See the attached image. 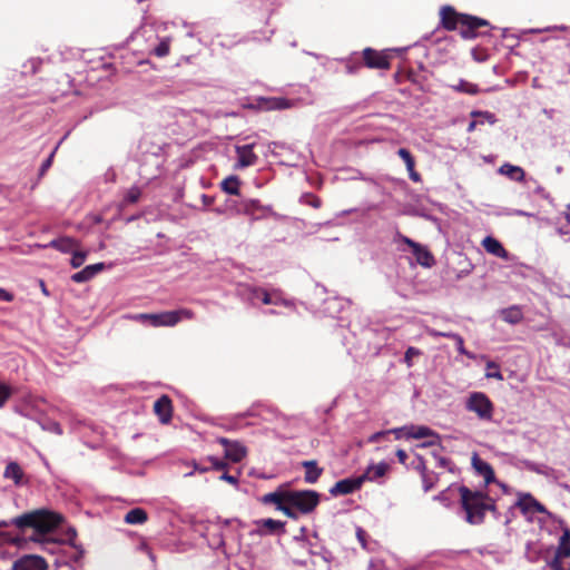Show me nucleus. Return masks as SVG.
Returning a JSON list of instances; mask_svg holds the SVG:
<instances>
[{"mask_svg":"<svg viewBox=\"0 0 570 570\" xmlns=\"http://www.w3.org/2000/svg\"><path fill=\"white\" fill-rule=\"evenodd\" d=\"M124 520L128 524H142L148 520V514L144 509L135 508L126 513Z\"/></svg>","mask_w":570,"mask_h":570,"instance_id":"nucleus-24","label":"nucleus"},{"mask_svg":"<svg viewBox=\"0 0 570 570\" xmlns=\"http://www.w3.org/2000/svg\"><path fill=\"white\" fill-rule=\"evenodd\" d=\"M423 489L425 492L430 491L433 488V480L429 476V474H423Z\"/></svg>","mask_w":570,"mask_h":570,"instance_id":"nucleus-51","label":"nucleus"},{"mask_svg":"<svg viewBox=\"0 0 570 570\" xmlns=\"http://www.w3.org/2000/svg\"><path fill=\"white\" fill-rule=\"evenodd\" d=\"M67 541L70 546L76 547L77 531L75 528H69L66 532Z\"/></svg>","mask_w":570,"mask_h":570,"instance_id":"nucleus-48","label":"nucleus"},{"mask_svg":"<svg viewBox=\"0 0 570 570\" xmlns=\"http://www.w3.org/2000/svg\"><path fill=\"white\" fill-rule=\"evenodd\" d=\"M556 557L562 559L570 557V532L568 530H566L563 534L560 537Z\"/></svg>","mask_w":570,"mask_h":570,"instance_id":"nucleus-27","label":"nucleus"},{"mask_svg":"<svg viewBox=\"0 0 570 570\" xmlns=\"http://www.w3.org/2000/svg\"><path fill=\"white\" fill-rule=\"evenodd\" d=\"M302 202L306 205H309L314 208H320L322 205V200L314 194H305L302 196Z\"/></svg>","mask_w":570,"mask_h":570,"instance_id":"nucleus-38","label":"nucleus"},{"mask_svg":"<svg viewBox=\"0 0 570 570\" xmlns=\"http://www.w3.org/2000/svg\"><path fill=\"white\" fill-rule=\"evenodd\" d=\"M302 465L305 468V481L307 483H315L321 476L323 470L317 466L316 461H304Z\"/></svg>","mask_w":570,"mask_h":570,"instance_id":"nucleus-23","label":"nucleus"},{"mask_svg":"<svg viewBox=\"0 0 570 570\" xmlns=\"http://www.w3.org/2000/svg\"><path fill=\"white\" fill-rule=\"evenodd\" d=\"M207 460L210 462V469L216 471H225L228 466V464L225 461L219 460L215 456H208Z\"/></svg>","mask_w":570,"mask_h":570,"instance_id":"nucleus-42","label":"nucleus"},{"mask_svg":"<svg viewBox=\"0 0 570 570\" xmlns=\"http://www.w3.org/2000/svg\"><path fill=\"white\" fill-rule=\"evenodd\" d=\"M219 480L228 482L232 485L238 484V475L229 474L226 471H224V473L219 476Z\"/></svg>","mask_w":570,"mask_h":570,"instance_id":"nucleus-45","label":"nucleus"},{"mask_svg":"<svg viewBox=\"0 0 570 570\" xmlns=\"http://www.w3.org/2000/svg\"><path fill=\"white\" fill-rule=\"evenodd\" d=\"M55 247H57V249H60V250H63V249H78V245L71 240L70 238H63L60 240V243L58 244V242L53 240L51 243Z\"/></svg>","mask_w":570,"mask_h":570,"instance_id":"nucleus-35","label":"nucleus"},{"mask_svg":"<svg viewBox=\"0 0 570 570\" xmlns=\"http://www.w3.org/2000/svg\"><path fill=\"white\" fill-rule=\"evenodd\" d=\"M472 463L474 469L484 478L487 483H490L494 479V472L490 464L482 461L476 455L473 456Z\"/></svg>","mask_w":570,"mask_h":570,"instance_id":"nucleus-21","label":"nucleus"},{"mask_svg":"<svg viewBox=\"0 0 570 570\" xmlns=\"http://www.w3.org/2000/svg\"><path fill=\"white\" fill-rule=\"evenodd\" d=\"M247 108L264 111L282 110L285 108V98L257 97L253 100V102L247 105Z\"/></svg>","mask_w":570,"mask_h":570,"instance_id":"nucleus-12","label":"nucleus"},{"mask_svg":"<svg viewBox=\"0 0 570 570\" xmlns=\"http://www.w3.org/2000/svg\"><path fill=\"white\" fill-rule=\"evenodd\" d=\"M218 443L225 449V458L232 462L238 463L246 456V448L238 441L219 438Z\"/></svg>","mask_w":570,"mask_h":570,"instance_id":"nucleus-9","label":"nucleus"},{"mask_svg":"<svg viewBox=\"0 0 570 570\" xmlns=\"http://www.w3.org/2000/svg\"><path fill=\"white\" fill-rule=\"evenodd\" d=\"M239 178L237 176H229L225 178L220 186L222 189L229 195H238L239 194Z\"/></svg>","mask_w":570,"mask_h":570,"instance_id":"nucleus-28","label":"nucleus"},{"mask_svg":"<svg viewBox=\"0 0 570 570\" xmlns=\"http://www.w3.org/2000/svg\"><path fill=\"white\" fill-rule=\"evenodd\" d=\"M475 128V121H471L468 127V131H472Z\"/></svg>","mask_w":570,"mask_h":570,"instance_id":"nucleus-63","label":"nucleus"},{"mask_svg":"<svg viewBox=\"0 0 570 570\" xmlns=\"http://www.w3.org/2000/svg\"><path fill=\"white\" fill-rule=\"evenodd\" d=\"M422 352L419 348L410 346L404 354V362L407 365V367H411L413 365V357L420 356Z\"/></svg>","mask_w":570,"mask_h":570,"instance_id":"nucleus-36","label":"nucleus"},{"mask_svg":"<svg viewBox=\"0 0 570 570\" xmlns=\"http://www.w3.org/2000/svg\"><path fill=\"white\" fill-rule=\"evenodd\" d=\"M11 394V387L0 382V407H2L6 404V402L10 399Z\"/></svg>","mask_w":570,"mask_h":570,"instance_id":"nucleus-40","label":"nucleus"},{"mask_svg":"<svg viewBox=\"0 0 570 570\" xmlns=\"http://www.w3.org/2000/svg\"><path fill=\"white\" fill-rule=\"evenodd\" d=\"M501 317L509 324H518L522 321V312L519 307L512 306L501 311Z\"/></svg>","mask_w":570,"mask_h":570,"instance_id":"nucleus-26","label":"nucleus"},{"mask_svg":"<svg viewBox=\"0 0 570 570\" xmlns=\"http://www.w3.org/2000/svg\"><path fill=\"white\" fill-rule=\"evenodd\" d=\"M386 436H387V432H386V431L376 432V433L372 434V435L368 438V442H371V443L381 442V441H382V440H384Z\"/></svg>","mask_w":570,"mask_h":570,"instance_id":"nucleus-49","label":"nucleus"},{"mask_svg":"<svg viewBox=\"0 0 570 570\" xmlns=\"http://www.w3.org/2000/svg\"><path fill=\"white\" fill-rule=\"evenodd\" d=\"M12 570H48V564L43 558L28 554L14 561Z\"/></svg>","mask_w":570,"mask_h":570,"instance_id":"nucleus-11","label":"nucleus"},{"mask_svg":"<svg viewBox=\"0 0 570 570\" xmlns=\"http://www.w3.org/2000/svg\"><path fill=\"white\" fill-rule=\"evenodd\" d=\"M468 411L473 412L482 421H491L493 417V403L482 392H473L465 402Z\"/></svg>","mask_w":570,"mask_h":570,"instance_id":"nucleus-5","label":"nucleus"},{"mask_svg":"<svg viewBox=\"0 0 570 570\" xmlns=\"http://www.w3.org/2000/svg\"><path fill=\"white\" fill-rule=\"evenodd\" d=\"M261 501L265 504L275 503L278 510L285 512V485L281 484L275 492L263 495Z\"/></svg>","mask_w":570,"mask_h":570,"instance_id":"nucleus-19","label":"nucleus"},{"mask_svg":"<svg viewBox=\"0 0 570 570\" xmlns=\"http://www.w3.org/2000/svg\"><path fill=\"white\" fill-rule=\"evenodd\" d=\"M73 255L70 259V264L73 268L80 267L86 259V252H72Z\"/></svg>","mask_w":570,"mask_h":570,"instance_id":"nucleus-41","label":"nucleus"},{"mask_svg":"<svg viewBox=\"0 0 570 570\" xmlns=\"http://www.w3.org/2000/svg\"><path fill=\"white\" fill-rule=\"evenodd\" d=\"M396 456H397V459H399V461L401 463H405V461L407 459L406 452L404 450H401V449L396 451Z\"/></svg>","mask_w":570,"mask_h":570,"instance_id":"nucleus-56","label":"nucleus"},{"mask_svg":"<svg viewBox=\"0 0 570 570\" xmlns=\"http://www.w3.org/2000/svg\"><path fill=\"white\" fill-rule=\"evenodd\" d=\"M236 154H237V168H245L248 166H253L257 161V156L254 153V145H244V146H236Z\"/></svg>","mask_w":570,"mask_h":570,"instance_id":"nucleus-16","label":"nucleus"},{"mask_svg":"<svg viewBox=\"0 0 570 570\" xmlns=\"http://www.w3.org/2000/svg\"><path fill=\"white\" fill-rule=\"evenodd\" d=\"M262 301L264 304H271L272 303V299H271V295L266 292H262Z\"/></svg>","mask_w":570,"mask_h":570,"instance_id":"nucleus-60","label":"nucleus"},{"mask_svg":"<svg viewBox=\"0 0 570 570\" xmlns=\"http://www.w3.org/2000/svg\"><path fill=\"white\" fill-rule=\"evenodd\" d=\"M356 535L363 548H366L365 531L361 528L356 530Z\"/></svg>","mask_w":570,"mask_h":570,"instance_id":"nucleus-53","label":"nucleus"},{"mask_svg":"<svg viewBox=\"0 0 570 570\" xmlns=\"http://www.w3.org/2000/svg\"><path fill=\"white\" fill-rule=\"evenodd\" d=\"M413 261L423 267H431L435 263L431 252H413V257L410 258V263L412 264Z\"/></svg>","mask_w":570,"mask_h":570,"instance_id":"nucleus-29","label":"nucleus"},{"mask_svg":"<svg viewBox=\"0 0 570 570\" xmlns=\"http://www.w3.org/2000/svg\"><path fill=\"white\" fill-rule=\"evenodd\" d=\"M426 333L433 337H439V336H443V337H448V338H451V335H455V333H451V332H440V331H436L434 328H430V327H426Z\"/></svg>","mask_w":570,"mask_h":570,"instance_id":"nucleus-46","label":"nucleus"},{"mask_svg":"<svg viewBox=\"0 0 570 570\" xmlns=\"http://www.w3.org/2000/svg\"><path fill=\"white\" fill-rule=\"evenodd\" d=\"M135 320L148 321L153 326H174L178 323L177 313L163 312L159 314H138L134 316Z\"/></svg>","mask_w":570,"mask_h":570,"instance_id":"nucleus-8","label":"nucleus"},{"mask_svg":"<svg viewBox=\"0 0 570 570\" xmlns=\"http://www.w3.org/2000/svg\"><path fill=\"white\" fill-rule=\"evenodd\" d=\"M441 26L448 31L459 30L460 36L465 40H472L488 32L481 31L489 28L490 22L485 19L458 12L452 6H443L440 9Z\"/></svg>","mask_w":570,"mask_h":570,"instance_id":"nucleus-2","label":"nucleus"},{"mask_svg":"<svg viewBox=\"0 0 570 570\" xmlns=\"http://www.w3.org/2000/svg\"><path fill=\"white\" fill-rule=\"evenodd\" d=\"M453 89L459 92H464L469 95H476L479 92V88L475 83L469 82L463 79H461L456 86H453Z\"/></svg>","mask_w":570,"mask_h":570,"instance_id":"nucleus-31","label":"nucleus"},{"mask_svg":"<svg viewBox=\"0 0 570 570\" xmlns=\"http://www.w3.org/2000/svg\"><path fill=\"white\" fill-rule=\"evenodd\" d=\"M173 313H177L178 322H180L183 318L191 320L195 316L194 312L190 311V309H187V308H181V309L173 311Z\"/></svg>","mask_w":570,"mask_h":570,"instance_id":"nucleus-44","label":"nucleus"},{"mask_svg":"<svg viewBox=\"0 0 570 570\" xmlns=\"http://www.w3.org/2000/svg\"><path fill=\"white\" fill-rule=\"evenodd\" d=\"M500 173L508 176L510 179L514 181H523L525 178L524 170L511 164H504L500 167Z\"/></svg>","mask_w":570,"mask_h":570,"instance_id":"nucleus-22","label":"nucleus"},{"mask_svg":"<svg viewBox=\"0 0 570 570\" xmlns=\"http://www.w3.org/2000/svg\"><path fill=\"white\" fill-rule=\"evenodd\" d=\"M433 456L438 462L439 466L445 468L448 465V460L443 456H439L435 452H433Z\"/></svg>","mask_w":570,"mask_h":570,"instance_id":"nucleus-54","label":"nucleus"},{"mask_svg":"<svg viewBox=\"0 0 570 570\" xmlns=\"http://www.w3.org/2000/svg\"><path fill=\"white\" fill-rule=\"evenodd\" d=\"M487 368H488V372L485 373V376L488 379H495V380H499V381H502L503 380V376L499 370V366L498 364H495L494 362H488L487 363Z\"/></svg>","mask_w":570,"mask_h":570,"instance_id":"nucleus-34","label":"nucleus"},{"mask_svg":"<svg viewBox=\"0 0 570 570\" xmlns=\"http://www.w3.org/2000/svg\"><path fill=\"white\" fill-rule=\"evenodd\" d=\"M462 507L466 512V521L471 524H480L484 520L488 510H494L491 499L481 492H472L465 487L459 489Z\"/></svg>","mask_w":570,"mask_h":570,"instance_id":"nucleus-3","label":"nucleus"},{"mask_svg":"<svg viewBox=\"0 0 570 570\" xmlns=\"http://www.w3.org/2000/svg\"><path fill=\"white\" fill-rule=\"evenodd\" d=\"M318 502L320 495L315 491H287V517L296 518L298 513H309Z\"/></svg>","mask_w":570,"mask_h":570,"instance_id":"nucleus-4","label":"nucleus"},{"mask_svg":"<svg viewBox=\"0 0 570 570\" xmlns=\"http://www.w3.org/2000/svg\"><path fill=\"white\" fill-rule=\"evenodd\" d=\"M549 567H550L552 570H564L563 564H562V558L554 557V558L549 562Z\"/></svg>","mask_w":570,"mask_h":570,"instance_id":"nucleus-50","label":"nucleus"},{"mask_svg":"<svg viewBox=\"0 0 570 570\" xmlns=\"http://www.w3.org/2000/svg\"><path fill=\"white\" fill-rule=\"evenodd\" d=\"M65 517L48 509H37L18 515L9 521H0V528L14 525L19 530L33 529L36 534L46 535L59 528Z\"/></svg>","mask_w":570,"mask_h":570,"instance_id":"nucleus-1","label":"nucleus"},{"mask_svg":"<svg viewBox=\"0 0 570 570\" xmlns=\"http://www.w3.org/2000/svg\"><path fill=\"white\" fill-rule=\"evenodd\" d=\"M417 460H419L417 469L421 471L422 475H423V474H426V465H425V462L423 461V459H422L421 456H417Z\"/></svg>","mask_w":570,"mask_h":570,"instance_id":"nucleus-57","label":"nucleus"},{"mask_svg":"<svg viewBox=\"0 0 570 570\" xmlns=\"http://www.w3.org/2000/svg\"><path fill=\"white\" fill-rule=\"evenodd\" d=\"M55 151H52L48 158L42 163L40 169H39V176L42 177L47 170L51 167L52 160H53Z\"/></svg>","mask_w":570,"mask_h":570,"instance_id":"nucleus-43","label":"nucleus"},{"mask_svg":"<svg viewBox=\"0 0 570 570\" xmlns=\"http://www.w3.org/2000/svg\"><path fill=\"white\" fill-rule=\"evenodd\" d=\"M3 476L13 480L14 484H20L23 478V471L17 462H10L6 466Z\"/></svg>","mask_w":570,"mask_h":570,"instance_id":"nucleus-25","label":"nucleus"},{"mask_svg":"<svg viewBox=\"0 0 570 570\" xmlns=\"http://www.w3.org/2000/svg\"><path fill=\"white\" fill-rule=\"evenodd\" d=\"M451 338L455 341L456 347H458V351L460 354L465 355L469 358L475 357L472 353H470L465 350L462 336H460L459 334H455V335H451Z\"/></svg>","mask_w":570,"mask_h":570,"instance_id":"nucleus-37","label":"nucleus"},{"mask_svg":"<svg viewBox=\"0 0 570 570\" xmlns=\"http://www.w3.org/2000/svg\"><path fill=\"white\" fill-rule=\"evenodd\" d=\"M154 412L163 424H168L173 417V402L168 395H161L154 403Z\"/></svg>","mask_w":570,"mask_h":570,"instance_id":"nucleus-13","label":"nucleus"},{"mask_svg":"<svg viewBox=\"0 0 570 570\" xmlns=\"http://www.w3.org/2000/svg\"><path fill=\"white\" fill-rule=\"evenodd\" d=\"M567 220L570 223V206H568Z\"/></svg>","mask_w":570,"mask_h":570,"instance_id":"nucleus-64","label":"nucleus"},{"mask_svg":"<svg viewBox=\"0 0 570 570\" xmlns=\"http://www.w3.org/2000/svg\"><path fill=\"white\" fill-rule=\"evenodd\" d=\"M363 482L360 476L344 479L334 484V487L330 490L332 495H344L358 490L362 487Z\"/></svg>","mask_w":570,"mask_h":570,"instance_id":"nucleus-15","label":"nucleus"},{"mask_svg":"<svg viewBox=\"0 0 570 570\" xmlns=\"http://www.w3.org/2000/svg\"><path fill=\"white\" fill-rule=\"evenodd\" d=\"M517 507L524 513H546L547 509L530 493H519Z\"/></svg>","mask_w":570,"mask_h":570,"instance_id":"nucleus-14","label":"nucleus"},{"mask_svg":"<svg viewBox=\"0 0 570 570\" xmlns=\"http://www.w3.org/2000/svg\"><path fill=\"white\" fill-rule=\"evenodd\" d=\"M407 439H430L426 442H423L417 445V448H426V446H439V435L432 431L430 428L424 425H410L406 430Z\"/></svg>","mask_w":570,"mask_h":570,"instance_id":"nucleus-7","label":"nucleus"},{"mask_svg":"<svg viewBox=\"0 0 570 570\" xmlns=\"http://www.w3.org/2000/svg\"><path fill=\"white\" fill-rule=\"evenodd\" d=\"M50 431H52V432H55L57 434H61L62 433L61 426L57 422H53V423L50 424Z\"/></svg>","mask_w":570,"mask_h":570,"instance_id":"nucleus-58","label":"nucleus"},{"mask_svg":"<svg viewBox=\"0 0 570 570\" xmlns=\"http://www.w3.org/2000/svg\"><path fill=\"white\" fill-rule=\"evenodd\" d=\"M492 253H493V254H497V255H499V256H501V257H504V258L508 256V252H505V250H502V252H492Z\"/></svg>","mask_w":570,"mask_h":570,"instance_id":"nucleus-62","label":"nucleus"},{"mask_svg":"<svg viewBox=\"0 0 570 570\" xmlns=\"http://www.w3.org/2000/svg\"><path fill=\"white\" fill-rule=\"evenodd\" d=\"M389 470H390V465L385 462L371 464L366 468L365 472L362 475H360V478L362 479L363 483L365 481H371V482L379 481L380 479H382L383 476L386 475Z\"/></svg>","mask_w":570,"mask_h":570,"instance_id":"nucleus-17","label":"nucleus"},{"mask_svg":"<svg viewBox=\"0 0 570 570\" xmlns=\"http://www.w3.org/2000/svg\"><path fill=\"white\" fill-rule=\"evenodd\" d=\"M140 196H141L140 188L137 186H132L131 188L128 189V191L124 198V204H135L139 200Z\"/></svg>","mask_w":570,"mask_h":570,"instance_id":"nucleus-33","label":"nucleus"},{"mask_svg":"<svg viewBox=\"0 0 570 570\" xmlns=\"http://www.w3.org/2000/svg\"><path fill=\"white\" fill-rule=\"evenodd\" d=\"M40 287H41V291L42 293L46 295V296H49V292L45 285V282L43 281H40Z\"/></svg>","mask_w":570,"mask_h":570,"instance_id":"nucleus-61","label":"nucleus"},{"mask_svg":"<svg viewBox=\"0 0 570 570\" xmlns=\"http://www.w3.org/2000/svg\"><path fill=\"white\" fill-rule=\"evenodd\" d=\"M13 299V295L3 288H0V301L11 302Z\"/></svg>","mask_w":570,"mask_h":570,"instance_id":"nucleus-52","label":"nucleus"},{"mask_svg":"<svg viewBox=\"0 0 570 570\" xmlns=\"http://www.w3.org/2000/svg\"><path fill=\"white\" fill-rule=\"evenodd\" d=\"M105 268L104 263H97L86 266L83 269L71 275V281L75 283H86L95 277L99 272Z\"/></svg>","mask_w":570,"mask_h":570,"instance_id":"nucleus-18","label":"nucleus"},{"mask_svg":"<svg viewBox=\"0 0 570 570\" xmlns=\"http://www.w3.org/2000/svg\"><path fill=\"white\" fill-rule=\"evenodd\" d=\"M194 469L196 471H199L200 473H205V472L210 470V466H204V465H200L198 463H194Z\"/></svg>","mask_w":570,"mask_h":570,"instance_id":"nucleus-59","label":"nucleus"},{"mask_svg":"<svg viewBox=\"0 0 570 570\" xmlns=\"http://www.w3.org/2000/svg\"><path fill=\"white\" fill-rule=\"evenodd\" d=\"M450 263L451 264H454V263H465L464 266L462 268H460L458 272L459 273H463V272H469L470 271V264L466 263V258H465V255H464V252H452V256L449 258Z\"/></svg>","mask_w":570,"mask_h":570,"instance_id":"nucleus-32","label":"nucleus"},{"mask_svg":"<svg viewBox=\"0 0 570 570\" xmlns=\"http://www.w3.org/2000/svg\"><path fill=\"white\" fill-rule=\"evenodd\" d=\"M403 242L405 244H407L412 249H415V250H419V249H423L419 244L414 243L413 240L406 238V237H403L402 238Z\"/></svg>","mask_w":570,"mask_h":570,"instance_id":"nucleus-55","label":"nucleus"},{"mask_svg":"<svg viewBox=\"0 0 570 570\" xmlns=\"http://www.w3.org/2000/svg\"><path fill=\"white\" fill-rule=\"evenodd\" d=\"M406 430H407V426H403V428H395L392 430H387L386 432H387V435L390 433H393L396 439H401V438H406Z\"/></svg>","mask_w":570,"mask_h":570,"instance_id":"nucleus-47","label":"nucleus"},{"mask_svg":"<svg viewBox=\"0 0 570 570\" xmlns=\"http://www.w3.org/2000/svg\"><path fill=\"white\" fill-rule=\"evenodd\" d=\"M397 155L405 163L410 178L415 183L421 181L422 178L421 175L415 170V159L412 154L406 148H400L397 150Z\"/></svg>","mask_w":570,"mask_h":570,"instance_id":"nucleus-20","label":"nucleus"},{"mask_svg":"<svg viewBox=\"0 0 570 570\" xmlns=\"http://www.w3.org/2000/svg\"><path fill=\"white\" fill-rule=\"evenodd\" d=\"M481 244L483 245L484 249H504L500 242L492 236H487L483 238Z\"/></svg>","mask_w":570,"mask_h":570,"instance_id":"nucleus-39","label":"nucleus"},{"mask_svg":"<svg viewBox=\"0 0 570 570\" xmlns=\"http://www.w3.org/2000/svg\"><path fill=\"white\" fill-rule=\"evenodd\" d=\"M255 529L254 533L258 535H274L279 534L285 527V523L274 519H261L254 521Z\"/></svg>","mask_w":570,"mask_h":570,"instance_id":"nucleus-10","label":"nucleus"},{"mask_svg":"<svg viewBox=\"0 0 570 570\" xmlns=\"http://www.w3.org/2000/svg\"><path fill=\"white\" fill-rule=\"evenodd\" d=\"M170 43H171L170 37L163 38L159 41V43L154 48L153 55L158 58H164V57L168 56V53L170 51Z\"/></svg>","mask_w":570,"mask_h":570,"instance_id":"nucleus-30","label":"nucleus"},{"mask_svg":"<svg viewBox=\"0 0 570 570\" xmlns=\"http://www.w3.org/2000/svg\"><path fill=\"white\" fill-rule=\"evenodd\" d=\"M363 63L370 69L389 70L393 59L392 50L379 51L373 48H365L362 51Z\"/></svg>","mask_w":570,"mask_h":570,"instance_id":"nucleus-6","label":"nucleus"}]
</instances>
